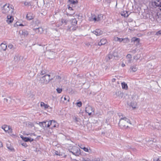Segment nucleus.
I'll list each match as a JSON object with an SVG mask.
<instances>
[{
	"instance_id": "nucleus-1",
	"label": "nucleus",
	"mask_w": 161,
	"mask_h": 161,
	"mask_svg": "<svg viewBox=\"0 0 161 161\" xmlns=\"http://www.w3.org/2000/svg\"><path fill=\"white\" fill-rule=\"evenodd\" d=\"M131 124L129 119L126 117L121 118L119 123V125L121 128L124 129L127 128L129 125Z\"/></svg>"
},
{
	"instance_id": "nucleus-45",
	"label": "nucleus",
	"mask_w": 161,
	"mask_h": 161,
	"mask_svg": "<svg viewBox=\"0 0 161 161\" xmlns=\"http://www.w3.org/2000/svg\"><path fill=\"white\" fill-rule=\"evenodd\" d=\"M153 161H160L159 160V158H155L154 159Z\"/></svg>"
},
{
	"instance_id": "nucleus-16",
	"label": "nucleus",
	"mask_w": 161,
	"mask_h": 161,
	"mask_svg": "<svg viewBox=\"0 0 161 161\" xmlns=\"http://www.w3.org/2000/svg\"><path fill=\"white\" fill-rule=\"evenodd\" d=\"M92 32L96 36H100L103 33L102 31L99 29H96L95 31H93Z\"/></svg>"
},
{
	"instance_id": "nucleus-6",
	"label": "nucleus",
	"mask_w": 161,
	"mask_h": 161,
	"mask_svg": "<svg viewBox=\"0 0 161 161\" xmlns=\"http://www.w3.org/2000/svg\"><path fill=\"white\" fill-rule=\"evenodd\" d=\"M2 128L6 132L11 134L12 132V129L10 126L4 125L2 126Z\"/></svg>"
},
{
	"instance_id": "nucleus-8",
	"label": "nucleus",
	"mask_w": 161,
	"mask_h": 161,
	"mask_svg": "<svg viewBox=\"0 0 161 161\" xmlns=\"http://www.w3.org/2000/svg\"><path fill=\"white\" fill-rule=\"evenodd\" d=\"M86 111L88 114L90 116L92 114V112H94V109L92 107L88 106L86 108Z\"/></svg>"
},
{
	"instance_id": "nucleus-23",
	"label": "nucleus",
	"mask_w": 161,
	"mask_h": 161,
	"mask_svg": "<svg viewBox=\"0 0 161 161\" xmlns=\"http://www.w3.org/2000/svg\"><path fill=\"white\" fill-rule=\"evenodd\" d=\"M113 56L112 54L109 53L108 54L106 57L105 59L107 61H109L110 59H112Z\"/></svg>"
},
{
	"instance_id": "nucleus-53",
	"label": "nucleus",
	"mask_w": 161,
	"mask_h": 161,
	"mask_svg": "<svg viewBox=\"0 0 161 161\" xmlns=\"http://www.w3.org/2000/svg\"><path fill=\"white\" fill-rule=\"evenodd\" d=\"M3 146V143L1 142H0V147H2Z\"/></svg>"
},
{
	"instance_id": "nucleus-11",
	"label": "nucleus",
	"mask_w": 161,
	"mask_h": 161,
	"mask_svg": "<svg viewBox=\"0 0 161 161\" xmlns=\"http://www.w3.org/2000/svg\"><path fill=\"white\" fill-rule=\"evenodd\" d=\"M152 3L154 6L161 7V0H153Z\"/></svg>"
},
{
	"instance_id": "nucleus-54",
	"label": "nucleus",
	"mask_w": 161,
	"mask_h": 161,
	"mask_svg": "<svg viewBox=\"0 0 161 161\" xmlns=\"http://www.w3.org/2000/svg\"><path fill=\"white\" fill-rule=\"evenodd\" d=\"M136 57H137V56L134 57V58L135 59H136V60H137V59H138L139 58L138 57H137V58H136Z\"/></svg>"
},
{
	"instance_id": "nucleus-14",
	"label": "nucleus",
	"mask_w": 161,
	"mask_h": 161,
	"mask_svg": "<svg viewBox=\"0 0 161 161\" xmlns=\"http://www.w3.org/2000/svg\"><path fill=\"white\" fill-rule=\"evenodd\" d=\"M140 41V39L136 37H134L131 39V42H133L134 43H136V45H138L139 44Z\"/></svg>"
},
{
	"instance_id": "nucleus-46",
	"label": "nucleus",
	"mask_w": 161,
	"mask_h": 161,
	"mask_svg": "<svg viewBox=\"0 0 161 161\" xmlns=\"http://www.w3.org/2000/svg\"><path fill=\"white\" fill-rule=\"evenodd\" d=\"M161 34V32L160 31H158L156 34V35H157V36L160 35Z\"/></svg>"
},
{
	"instance_id": "nucleus-27",
	"label": "nucleus",
	"mask_w": 161,
	"mask_h": 161,
	"mask_svg": "<svg viewBox=\"0 0 161 161\" xmlns=\"http://www.w3.org/2000/svg\"><path fill=\"white\" fill-rule=\"evenodd\" d=\"M126 58L128 59V63H130L131 60V55L130 54H128L126 56Z\"/></svg>"
},
{
	"instance_id": "nucleus-47",
	"label": "nucleus",
	"mask_w": 161,
	"mask_h": 161,
	"mask_svg": "<svg viewBox=\"0 0 161 161\" xmlns=\"http://www.w3.org/2000/svg\"><path fill=\"white\" fill-rule=\"evenodd\" d=\"M78 146L80 147V148L81 149H82V148H83V147H85L83 145H82V144H80V145H79Z\"/></svg>"
},
{
	"instance_id": "nucleus-28",
	"label": "nucleus",
	"mask_w": 161,
	"mask_h": 161,
	"mask_svg": "<svg viewBox=\"0 0 161 161\" xmlns=\"http://www.w3.org/2000/svg\"><path fill=\"white\" fill-rule=\"evenodd\" d=\"M7 147L8 149L11 151L14 152V149L12 146H11L10 145L7 144Z\"/></svg>"
},
{
	"instance_id": "nucleus-51",
	"label": "nucleus",
	"mask_w": 161,
	"mask_h": 161,
	"mask_svg": "<svg viewBox=\"0 0 161 161\" xmlns=\"http://www.w3.org/2000/svg\"><path fill=\"white\" fill-rule=\"evenodd\" d=\"M68 9L70 10H73L72 8L71 7L69 6L68 8Z\"/></svg>"
},
{
	"instance_id": "nucleus-50",
	"label": "nucleus",
	"mask_w": 161,
	"mask_h": 161,
	"mask_svg": "<svg viewBox=\"0 0 161 161\" xmlns=\"http://www.w3.org/2000/svg\"><path fill=\"white\" fill-rule=\"evenodd\" d=\"M75 14V12H73V13H71V14H67V15H69V16H72V15H73L74 14Z\"/></svg>"
},
{
	"instance_id": "nucleus-2",
	"label": "nucleus",
	"mask_w": 161,
	"mask_h": 161,
	"mask_svg": "<svg viewBox=\"0 0 161 161\" xmlns=\"http://www.w3.org/2000/svg\"><path fill=\"white\" fill-rule=\"evenodd\" d=\"M53 79V77L51 76L50 73L43 76L40 79L41 84L42 85L47 84L50 80Z\"/></svg>"
},
{
	"instance_id": "nucleus-33",
	"label": "nucleus",
	"mask_w": 161,
	"mask_h": 161,
	"mask_svg": "<svg viewBox=\"0 0 161 161\" xmlns=\"http://www.w3.org/2000/svg\"><path fill=\"white\" fill-rule=\"evenodd\" d=\"M69 2L70 4H75L77 3L78 1L77 0H69Z\"/></svg>"
},
{
	"instance_id": "nucleus-22",
	"label": "nucleus",
	"mask_w": 161,
	"mask_h": 161,
	"mask_svg": "<svg viewBox=\"0 0 161 161\" xmlns=\"http://www.w3.org/2000/svg\"><path fill=\"white\" fill-rule=\"evenodd\" d=\"M21 138H22V139L25 142H32L33 141V139H32L31 138H29V137H24L23 136L22 137L21 136Z\"/></svg>"
},
{
	"instance_id": "nucleus-3",
	"label": "nucleus",
	"mask_w": 161,
	"mask_h": 161,
	"mask_svg": "<svg viewBox=\"0 0 161 161\" xmlns=\"http://www.w3.org/2000/svg\"><path fill=\"white\" fill-rule=\"evenodd\" d=\"M2 12L4 14L8 15L11 14H12L14 13V9L10 7L9 4H6L3 7Z\"/></svg>"
},
{
	"instance_id": "nucleus-52",
	"label": "nucleus",
	"mask_w": 161,
	"mask_h": 161,
	"mask_svg": "<svg viewBox=\"0 0 161 161\" xmlns=\"http://www.w3.org/2000/svg\"><path fill=\"white\" fill-rule=\"evenodd\" d=\"M115 80H116V79L115 78H113L112 79V81L113 82H115Z\"/></svg>"
},
{
	"instance_id": "nucleus-13",
	"label": "nucleus",
	"mask_w": 161,
	"mask_h": 161,
	"mask_svg": "<svg viewBox=\"0 0 161 161\" xmlns=\"http://www.w3.org/2000/svg\"><path fill=\"white\" fill-rule=\"evenodd\" d=\"M27 73L30 75L31 76H33L35 75L34 72L33 71V69L31 67H29L27 70Z\"/></svg>"
},
{
	"instance_id": "nucleus-20",
	"label": "nucleus",
	"mask_w": 161,
	"mask_h": 161,
	"mask_svg": "<svg viewBox=\"0 0 161 161\" xmlns=\"http://www.w3.org/2000/svg\"><path fill=\"white\" fill-rule=\"evenodd\" d=\"M40 106L41 107L45 109L48 108L49 107L48 105L45 104L43 102H41Z\"/></svg>"
},
{
	"instance_id": "nucleus-10",
	"label": "nucleus",
	"mask_w": 161,
	"mask_h": 161,
	"mask_svg": "<svg viewBox=\"0 0 161 161\" xmlns=\"http://www.w3.org/2000/svg\"><path fill=\"white\" fill-rule=\"evenodd\" d=\"M33 30L37 34H41L43 32V30L42 27L33 29Z\"/></svg>"
},
{
	"instance_id": "nucleus-25",
	"label": "nucleus",
	"mask_w": 161,
	"mask_h": 161,
	"mask_svg": "<svg viewBox=\"0 0 161 161\" xmlns=\"http://www.w3.org/2000/svg\"><path fill=\"white\" fill-rule=\"evenodd\" d=\"M124 43H128L130 42V39L127 37L122 38V42Z\"/></svg>"
},
{
	"instance_id": "nucleus-49",
	"label": "nucleus",
	"mask_w": 161,
	"mask_h": 161,
	"mask_svg": "<svg viewBox=\"0 0 161 161\" xmlns=\"http://www.w3.org/2000/svg\"><path fill=\"white\" fill-rule=\"evenodd\" d=\"M8 99L7 98H4V102L8 103Z\"/></svg>"
},
{
	"instance_id": "nucleus-60",
	"label": "nucleus",
	"mask_w": 161,
	"mask_h": 161,
	"mask_svg": "<svg viewBox=\"0 0 161 161\" xmlns=\"http://www.w3.org/2000/svg\"><path fill=\"white\" fill-rule=\"evenodd\" d=\"M31 135H34V133H33V134H31Z\"/></svg>"
},
{
	"instance_id": "nucleus-12",
	"label": "nucleus",
	"mask_w": 161,
	"mask_h": 161,
	"mask_svg": "<svg viewBox=\"0 0 161 161\" xmlns=\"http://www.w3.org/2000/svg\"><path fill=\"white\" fill-rule=\"evenodd\" d=\"M69 98L68 96H65L64 97H62L61 98V102L63 103H67L69 101Z\"/></svg>"
},
{
	"instance_id": "nucleus-48",
	"label": "nucleus",
	"mask_w": 161,
	"mask_h": 161,
	"mask_svg": "<svg viewBox=\"0 0 161 161\" xmlns=\"http://www.w3.org/2000/svg\"><path fill=\"white\" fill-rule=\"evenodd\" d=\"M74 120L75 121V122H77L78 121V118H77L76 117H75L74 118Z\"/></svg>"
},
{
	"instance_id": "nucleus-7",
	"label": "nucleus",
	"mask_w": 161,
	"mask_h": 161,
	"mask_svg": "<svg viewBox=\"0 0 161 161\" xmlns=\"http://www.w3.org/2000/svg\"><path fill=\"white\" fill-rule=\"evenodd\" d=\"M14 14V13H13L12 14H10L7 15V17L6 22L8 24H10L12 23L14 20V18L13 16Z\"/></svg>"
},
{
	"instance_id": "nucleus-29",
	"label": "nucleus",
	"mask_w": 161,
	"mask_h": 161,
	"mask_svg": "<svg viewBox=\"0 0 161 161\" xmlns=\"http://www.w3.org/2000/svg\"><path fill=\"white\" fill-rule=\"evenodd\" d=\"M121 14L122 16H124L125 17H127L128 16V12L125 11H123Z\"/></svg>"
},
{
	"instance_id": "nucleus-5",
	"label": "nucleus",
	"mask_w": 161,
	"mask_h": 161,
	"mask_svg": "<svg viewBox=\"0 0 161 161\" xmlns=\"http://www.w3.org/2000/svg\"><path fill=\"white\" fill-rule=\"evenodd\" d=\"M102 14L98 15L97 16L93 15L92 16V18H90L89 20L90 21H94L95 22L99 21L101 20V18L102 17Z\"/></svg>"
},
{
	"instance_id": "nucleus-15",
	"label": "nucleus",
	"mask_w": 161,
	"mask_h": 161,
	"mask_svg": "<svg viewBox=\"0 0 161 161\" xmlns=\"http://www.w3.org/2000/svg\"><path fill=\"white\" fill-rule=\"evenodd\" d=\"M115 95L119 97V98H122L123 97V94L119 91H117L115 94Z\"/></svg>"
},
{
	"instance_id": "nucleus-61",
	"label": "nucleus",
	"mask_w": 161,
	"mask_h": 161,
	"mask_svg": "<svg viewBox=\"0 0 161 161\" xmlns=\"http://www.w3.org/2000/svg\"><path fill=\"white\" fill-rule=\"evenodd\" d=\"M19 25V26H21V25H22H22H23L22 24H20V25Z\"/></svg>"
},
{
	"instance_id": "nucleus-35",
	"label": "nucleus",
	"mask_w": 161,
	"mask_h": 161,
	"mask_svg": "<svg viewBox=\"0 0 161 161\" xmlns=\"http://www.w3.org/2000/svg\"><path fill=\"white\" fill-rule=\"evenodd\" d=\"M82 149H83L84 151L86 152L90 153L91 151V150L90 148H88L86 147H85L82 148Z\"/></svg>"
},
{
	"instance_id": "nucleus-40",
	"label": "nucleus",
	"mask_w": 161,
	"mask_h": 161,
	"mask_svg": "<svg viewBox=\"0 0 161 161\" xmlns=\"http://www.w3.org/2000/svg\"><path fill=\"white\" fill-rule=\"evenodd\" d=\"M28 126L29 127L32 128V127L34 126V125L32 123L29 122L28 124Z\"/></svg>"
},
{
	"instance_id": "nucleus-26",
	"label": "nucleus",
	"mask_w": 161,
	"mask_h": 161,
	"mask_svg": "<svg viewBox=\"0 0 161 161\" xmlns=\"http://www.w3.org/2000/svg\"><path fill=\"white\" fill-rule=\"evenodd\" d=\"M130 69L133 72H135L137 70L138 68L136 65H134L130 67Z\"/></svg>"
},
{
	"instance_id": "nucleus-34",
	"label": "nucleus",
	"mask_w": 161,
	"mask_h": 161,
	"mask_svg": "<svg viewBox=\"0 0 161 161\" xmlns=\"http://www.w3.org/2000/svg\"><path fill=\"white\" fill-rule=\"evenodd\" d=\"M47 121H43L42 122H40L39 125L41 127H44L46 126V123Z\"/></svg>"
},
{
	"instance_id": "nucleus-62",
	"label": "nucleus",
	"mask_w": 161,
	"mask_h": 161,
	"mask_svg": "<svg viewBox=\"0 0 161 161\" xmlns=\"http://www.w3.org/2000/svg\"><path fill=\"white\" fill-rule=\"evenodd\" d=\"M22 161H26L25 160H23Z\"/></svg>"
},
{
	"instance_id": "nucleus-19",
	"label": "nucleus",
	"mask_w": 161,
	"mask_h": 161,
	"mask_svg": "<svg viewBox=\"0 0 161 161\" xmlns=\"http://www.w3.org/2000/svg\"><path fill=\"white\" fill-rule=\"evenodd\" d=\"M7 47V45L3 43H1L0 45L1 49L3 51H5L6 50Z\"/></svg>"
},
{
	"instance_id": "nucleus-59",
	"label": "nucleus",
	"mask_w": 161,
	"mask_h": 161,
	"mask_svg": "<svg viewBox=\"0 0 161 161\" xmlns=\"http://www.w3.org/2000/svg\"><path fill=\"white\" fill-rule=\"evenodd\" d=\"M155 128H156L157 129H159V127H156Z\"/></svg>"
},
{
	"instance_id": "nucleus-30",
	"label": "nucleus",
	"mask_w": 161,
	"mask_h": 161,
	"mask_svg": "<svg viewBox=\"0 0 161 161\" xmlns=\"http://www.w3.org/2000/svg\"><path fill=\"white\" fill-rule=\"evenodd\" d=\"M26 17L27 19L29 20H31L33 18V17L31 16V13L27 14Z\"/></svg>"
},
{
	"instance_id": "nucleus-18",
	"label": "nucleus",
	"mask_w": 161,
	"mask_h": 161,
	"mask_svg": "<svg viewBox=\"0 0 161 161\" xmlns=\"http://www.w3.org/2000/svg\"><path fill=\"white\" fill-rule=\"evenodd\" d=\"M52 125H51V128H53L58 127V123L55 121L53 120H52Z\"/></svg>"
},
{
	"instance_id": "nucleus-39",
	"label": "nucleus",
	"mask_w": 161,
	"mask_h": 161,
	"mask_svg": "<svg viewBox=\"0 0 161 161\" xmlns=\"http://www.w3.org/2000/svg\"><path fill=\"white\" fill-rule=\"evenodd\" d=\"M146 141L148 142H151V141H153V139L152 138H149V137H147L146 138Z\"/></svg>"
},
{
	"instance_id": "nucleus-32",
	"label": "nucleus",
	"mask_w": 161,
	"mask_h": 161,
	"mask_svg": "<svg viewBox=\"0 0 161 161\" xmlns=\"http://www.w3.org/2000/svg\"><path fill=\"white\" fill-rule=\"evenodd\" d=\"M123 89H127L128 88L127 85L125 82H123L121 83Z\"/></svg>"
},
{
	"instance_id": "nucleus-21",
	"label": "nucleus",
	"mask_w": 161,
	"mask_h": 161,
	"mask_svg": "<svg viewBox=\"0 0 161 161\" xmlns=\"http://www.w3.org/2000/svg\"><path fill=\"white\" fill-rule=\"evenodd\" d=\"M107 42V41L105 39H103L100 40V41L98 43V45L101 46L105 44Z\"/></svg>"
},
{
	"instance_id": "nucleus-9",
	"label": "nucleus",
	"mask_w": 161,
	"mask_h": 161,
	"mask_svg": "<svg viewBox=\"0 0 161 161\" xmlns=\"http://www.w3.org/2000/svg\"><path fill=\"white\" fill-rule=\"evenodd\" d=\"M14 59L15 61L18 62L23 59V57L19 54H17L15 55Z\"/></svg>"
},
{
	"instance_id": "nucleus-36",
	"label": "nucleus",
	"mask_w": 161,
	"mask_h": 161,
	"mask_svg": "<svg viewBox=\"0 0 161 161\" xmlns=\"http://www.w3.org/2000/svg\"><path fill=\"white\" fill-rule=\"evenodd\" d=\"M61 23L62 24H61V25H62L63 24H64L65 25H66L67 24L68 22V21L66 20H65V19H61Z\"/></svg>"
},
{
	"instance_id": "nucleus-17",
	"label": "nucleus",
	"mask_w": 161,
	"mask_h": 161,
	"mask_svg": "<svg viewBox=\"0 0 161 161\" xmlns=\"http://www.w3.org/2000/svg\"><path fill=\"white\" fill-rule=\"evenodd\" d=\"M19 33L20 35H23L24 36H26L28 34V31L25 30L20 31Z\"/></svg>"
},
{
	"instance_id": "nucleus-57",
	"label": "nucleus",
	"mask_w": 161,
	"mask_h": 161,
	"mask_svg": "<svg viewBox=\"0 0 161 161\" xmlns=\"http://www.w3.org/2000/svg\"><path fill=\"white\" fill-rule=\"evenodd\" d=\"M50 54H55V53H53V52H50Z\"/></svg>"
},
{
	"instance_id": "nucleus-41",
	"label": "nucleus",
	"mask_w": 161,
	"mask_h": 161,
	"mask_svg": "<svg viewBox=\"0 0 161 161\" xmlns=\"http://www.w3.org/2000/svg\"><path fill=\"white\" fill-rule=\"evenodd\" d=\"M56 91L58 93H60L62 91V88H58L56 89Z\"/></svg>"
},
{
	"instance_id": "nucleus-38",
	"label": "nucleus",
	"mask_w": 161,
	"mask_h": 161,
	"mask_svg": "<svg viewBox=\"0 0 161 161\" xmlns=\"http://www.w3.org/2000/svg\"><path fill=\"white\" fill-rule=\"evenodd\" d=\"M113 56L114 57H118V54L117 51V50H115L114 51L113 54H112Z\"/></svg>"
},
{
	"instance_id": "nucleus-42",
	"label": "nucleus",
	"mask_w": 161,
	"mask_h": 161,
	"mask_svg": "<svg viewBox=\"0 0 161 161\" xmlns=\"http://www.w3.org/2000/svg\"><path fill=\"white\" fill-rule=\"evenodd\" d=\"M46 72L45 71L43 70L41 71V72L40 73V74L42 75H45L47 74H46Z\"/></svg>"
},
{
	"instance_id": "nucleus-24",
	"label": "nucleus",
	"mask_w": 161,
	"mask_h": 161,
	"mask_svg": "<svg viewBox=\"0 0 161 161\" xmlns=\"http://www.w3.org/2000/svg\"><path fill=\"white\" fill-rule=\"evenodd\" d=\"M122 38L118 37L117 36H114V37L113 40L114 41L116 42H119V43L122 42Z\"/></svg>"
},
{
	"instance_id": "nucleus-44",
	"label": "nucleus",
	"mask_w": 161,
	"mask_h": 161,
	"mask_svg": "<svg viewBox=\"0 0 161 161\" xmlns=\"http://www.w3.org/2000/svg\"><path fill=\"white\" fill-rule=\"evenodd\" d=\"M52 120L50 121L49 122H48V123L47 124V127H49L50 125H52Z\"/></svg>"
},
{
	"instance_id": "nucleus-4",
	"label": "nucleus",
	"mask_w": 161,
	"mask_h": 161,
	"mask_svg": "<svg viewBox=\"0 0 161 161\" xmlns=\"http://www.w3.org/2000/svg\"><path fill=\"white\" fill-rule=\"evenodd\" d=\"M69 152L72 153L76 156H79L80 154V150L79 147L76 146H74L71 148L69 149Z\"/></svg>"
},
{
	"instance_id": "nucleus-58",
	"label": "nucleus",
	"mask_w": 161,
	"mask_h": 161,
	"mask_svg": "<svg viewBox=\"0 0 161 161\" xmlns=\"http://www.w3.org/2000/svg\"><path fill=\"white\" fill-rule=\"evenodd\" d=\"M56 77L57 78H58L59 79H60V77L59 76H56Z\"/></svg>"
},
{
	"instance_id": "nucleus-31",
	"label": "nucleus",
	"mask_w": 161,
	"mask_h": 161,
	"mask_svg": "<svg viewBox=\"0 0 161 161\" xmlns=\"http://www.w3.org/2000/svg\"><path fill=\"white\" fill-rule=\"evenodd\" d=\"M8 48L10 49H11L12 50H14L15 49V48L14 45L11 43H9L8 45Z\"/></svg>"
},
{
	"instance_id": "nucleus-55",
	"label": "nucleus",
	"mask_w": 161,
	"mask_h": 161,
	"mask_svg": "<svg viewBox=\"0 0 161 161\" xmlns=\"http://www.w3.org/2000/svg\"><path fill=\"white\" fill-rule=\"evenodd\" d=\"M131 106L133 108H136V107L135 106V105H132V103H131Z\"/></svg>"
},
{
	"instance_id": "nucleus-37",
	"label": "nucleus",
	"mask_w": 161,
	"mask_h": 161,
	"mask_svg": "<svg viewBox=\"0 0 161 161\" xmlns=\"http://www.w3.org/2000/svg\"><path fill=\"white\" fill-rule=\"evenodd\" d=\"M71 23L73 25H75L77 23V21L75 19H73Z\"/></svg>"
},
{
	"instance_id": "nucleus-56",
	"label": "nucleus",
	"mask_w": 161,
	"mask_h": 161,
	"mask_svg": "<svg viewBox=\"0 0 161 161\" xmlns=\"http://www.w3.org/2000/svg\"><path fill=\"white\" fill-rule=\"evenodd\" d=\"M121 66L123 67H125V64H124L123 63L122 64H121Z\"/></svg>"
},
{
	"instance_id": "nucleus-43",
	"label": "nucleus",
	"mask_w": 161,
	"mask_h": 161,
	"mask_svg": "<svg viewBox=\"0 0 161 161\" xmlns=\"http://www.w3.org/2000/svg\"><path fill=\"white\" fill-rule=\"evenodd\" d=\"M76 104L78 107H81V106H82V103L81 102H77L76 103Z\"/></svg>"
}]
</instances>
